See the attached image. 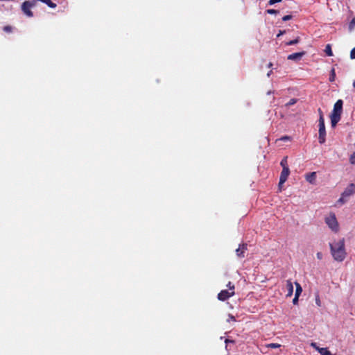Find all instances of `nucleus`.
I'll return each instance as SVG.
<instances>
[{"label": "nucleus", "instance_id": "f257e3e1", "mask_svg": "<svg viewBox=\"0 0 355 355\" xmlns=\"http://www.w3.org/2000/svg\"><path fill=\"white\" fill-rule=\"evenodd\" d=\"M37 1H40L44 4H46L48 7L51 8H55L57 7V4L53 3L51 0H31L26 1L22 3L21 8L23 13L28 17H33V12L31 11V8L36 5Z\"/></svg>", "mask_w": 355, "mask_h": 355}, {"label": "nucleus", "instance_id": "f03ea898", "mask_svg": "<svg viewBox=\"0 0 355 355\" xmlns=\"http://www.w3.org/2000/svg\"><path fill=\"white\" fill-rule=\"evenodd\" d=\"M331 253L337 261H343L346 257L344 239L340 240L334 244H330Z\"/></svg>", "mask_w": 355, "mask_h": 355}, {"label": "nucleus", "instance_id": "7ed1b4c3", "mask_svg": "<svg viewBox=\"0 0 355 355\" xmlns=\"http://www.w3.org/2000/svg\"><path fill=\"white\" fill-rule=\"evenodd\" d=\"M343 105V101L341 99H339L334 105V109L330 114L331 125L332 128H335L341 119Z\"/></svg>", "mask_w": 355, "mask_h": 355}, {"label": "nucleus", "instance_id": "20e7f679", "mask_svg": "<svg viewBox=\"0 0 355 355\" xmlns=\"http://www.w3.org/2000/svg\"><path fill=\"white\" fill-rule=\"evenodd\" d=\"M355 193V184L354 183L349 184L341 193L340 198L338 200L337 202L341 205L347 202L349 198Z\"/></svg>", "mask_w": 355, "mask_h": 355}, {"label": "nucleus", "instance_id": "39448f33", "mask_svg": "<svg viewBox=\"0 0 355 355\" xmlns=\"http://www.w3.org/2000/svg\"><path fill=\"white\" fill-rule=\"evenodd\" d=\"M228 290H222L218 294V299L220 301H225L226 300L229 299L230 297L234 295V285L232 284L230 282L227 284Z\"/></svg>", "mask_w": 355, "mask_h": 355}, {"label": "nucleus", "instance_id": "423d86ee", "mask_svg": "<svg viewBox=\"0 0 355 355\" xmlns=\"http://www.w3.org/2000/svg\"><path fill=\"white\" fill-rule=\"evenodd\" d=\"M326 224L334 232H337L339 230V225L334 213H330L324 218Z\"/></svg>", "mask_w": 355, "mask_h": 355}, {"label": "nucleus", "instance_id": "0eeeda50", "mask_svg": "<svg viewBox=\"0 0 355 355\" xmlns=\"http://www.w3.org/2000/svg\"><path fill=\"white\" fill-rule=\"evenodd\" d=\"M318 122V140L320 144H323L326 141V129L324 124V119H319Z\"/></svg>", "mask_w": 355, "mask_h": 355}, {"label": "nucleus", "instance_id": "6e6552de", "mask_svg": "<svg viewBox=\"0 0 355 355\" xmlns=\"http://www.w3.org/2000/svg\"><path fill=\"white\" fill-rule=\"evenodd\" d=\"M289 175H290L289 168H282V171L281 172L280 177H279V187L280 190H281L282 185L286 182Z\"/></svg>", "mask_w": 355, "mask_h": 355}, {"label": "nucleus", "instance_id": "1a4fd4ad", "mask_svg": "<svg viewBox=\"0 0 355 355\" xmlns=\"http://www.w3.org/2000/svg\"><path fill=\"white\" fill-rule=\"evenodd\" d=\"M248 250V245L246 243L240 244L239 248L236 250V256L239 258L245 257V252Z\"/></svg>", "mask_w": 355, "mask_h": 355}, {"label": "nucleus", "instance_id": "9d476101", "mask_svg": "<svg viewBox=\"0 0 355 355\" xmlns=\"http://www.w3.org/2000/svg\"><path fill=\"white\" fill-rule=\"evenodd\" d=\"M304 54H305L304 51L294 53L290 54L288 56L287 59L290 60H299L302 58V56Z\"/></svg>", "mask_w": 355, "mask_h": 355}, {"label": "nucleus", "instance_id": "9b49d317", "mask_svg": "<svg viewBox=\"0 0 355 355\" xmlns=\"http://www.w3.org/2000/svg\"><path fill=\"white\" fill-rule=\"evenodd\" d=\"M286 288L287 291V294L286 296L287 297H291L293 293V286L291 279L286 280Z\"/></svg>", "mask_w": 355, "mask_h": 355}, {"label": "nucleus", "instance_id": "f8f14e48", "mask_svg": "<svg viewBox=\"0 0 355 355\" xmlns=\"http://www.w3.org/2000/svg\"><path fill=\"white\" fill-rule=\"evenodd\" d=\"M305 179L308 182L313 184H315V180H316V173L311 172V173L306 174Z\"/></svg>", "mask_w": 355, "mask_h": 355}, {"label": "nucleus", "instance_id": "ddd939ff", "mask_svg": "<svg viewBox=\"0 0 355 355\" xmlns=\"http://www.w3.org/2000/svg\"><path fill=\"white\" fill-rule=\"evenodd\" d=\"M295 284L296 286L295 295H297V297H299L302 292V288L301 285L298 282H295Z\"/></svg>", "mask_w": 355, "mask_h": 355}, {"label": "nucleus", "instance_id": "4468645a", "mask_svg": "<svg viewBox=\"0 0 355 355\" xmlns=\"http://www.w3.org/2000/svg\"><path fill=\"white\" fill-rule=\"evenodd\" d=\"M287 159H288V157L286 156L280 162V165L282 167V168H288Z\"/></svg>", "mask_w": 355, "mask_h": 355}, {"label": "nucleus", "instance_id": "2eb2a0df", "mask_svg": "<svg viewBox=\"0 0 355 355\" xmlns=\"http://www.w3.org/2000/svg\"><path fill=\"white\" fill-rule=\"evenodd\" d=\"M319 352L321 355H336L332 354L327 348H320L319 349Z\"/></svg>", "mask_w": 355, "mask_h": 355}, {"label": "nucleus", "instance_id": "dca6fc26", "mask_svg": "<svg viewBox=\"0 0 355 355\" xmlns=\"http://www.w3.org/2000/svg\"><path fill=\"white\" fill-rule=\"evenodd\" d=\"M300 41V37H297L295 39L286 42V45H287V46L294 45V44L299 43Z\"/></svg>", "mask_w": 355, "mask_h": 355}, {"label": "nucleus", "instance_id": "f3484780", "mask_svg": "<svg viewBox=\"0 0 355 355\" xmlns=\"http://www.w3.org/2000/svg\"><path fill=\"white\" fill-rule=\"evenodd\" d=\"M324 52L326 53V54L328 56H332L333 55V53H332V50H331V47L330 44H327L326 46L325 49H324Z\"/></svg>", "mask_w": 355, "mask_h": 355}, {"label": "nucleus", "instance_id": "a211bd4d", "mask_svg": "<svg viewBox=\"0 0 355 355\" xmlns=\"http://www.w3.org/2000/svg\"><path fill=\"white\" fill-rule=\"evenodd\" d=\"M335 77H336L335 69L333 68V69L331 70V74H330V76H329V81H330V82H333V81H334V80H335Z\"/></svg>", "mask_w": 355, "mask_h": 355}, {"label": "nucleus", "instance_id": "6ab92c4d", "mask_svg": "<svg viewBox=\"0 0 355 355\" xmlns=\"http://www.w3.org/2000/svg\"><path fill=\"white\" fill-rule=\"evenodd\" d=\"M355 28V17H354L349 24V28L350 31L353 30Z\"/></svg>", "mask_w": 355, "mask_h": 355}, {"label": "nucleus", "instance_id": "aec40b11", "mask_svg": "<svg viewBox=\"0 0 355 355\" xmlns=\"http://www.w3.org/2000/svg\"><path fill=\"white\" fill-rule=\"evenodd\" d=\"M297 103V99L291 98L286 104V106L290 107Z\"/></svg>", "mask_w": 355, "mask_h": 355}, {"label": "nucleus", "instance_id": "412c9836", "mask_svg": "<svg viewBox=\"0 0 355 355\" xmlns=\"http://www.w3.org/2000/svg\"><path fill=\"white\" fill-rule=\"evenodd\" d=\"M267 346L268 347L275 349L279 348L281 345L278 343H270Z\"/></svg>", "mask_w": 355, "mask_h": 355}, {"label": "nucleus", "instance_id": "4be33fe9", "mask_svg": "<svg viewBox=\"0 0 355 355\" xmlns=\"http://www.w3.org/2000/svg\"><path fill=\"white\" fill-rule=\"evenodd\" d=\"M266 12L268 13V14H271V15H276L279 12L278 10H275V9H268L266 10Z\"/></svg>", "mask_w": 355, "mask_h": 355}, {"label": "nucleus", "instance_id": "5701e85b", "mask_svg": "<svg viewBox=\"0 0 355 355\" xmlns=\"http://www.w3.org/2000/svg\"><path fill=\"white\" fill-rule=\"evenodd\" d=\"M3 31L6 33H11L12 31V28L10 26H6L3 27Z\"/></svg>", "mask_w": 355, "mask_h": 355}, {"label": "nucleus", "instance_id": "b1692460", "mask_svg": "<svg viewBox=\"0 0 355 355\" xmlns=\"http://www.w3.org/2000/svg\"><path fill=\"white\" fill-rule=\"evenodd\" d=\"M349 162L352 164H355V151L353 153V154L351 155L349 158Z\"/></svg>", "mask_w": 355, "mask_h": 355}, {"label": "nucleus", "instance_id": "393cba45", "mask_svg": "<svg viewBox=\"0 0 355 355\" xmlns=\"http://www.w3.org/2000/svg\"><path fill=\"white\" fill-rule=\"evenodd\" d=\"M293 18V16L291 15H285L282 17V20L286 21L288 20H290Z\"/></svg>", "mask_w": 355, "mask_h": 355}, {"label": "nucleus", "instance_id": "a878e982", "mask_svg": "<svg viewBox=\"0 0 355 355\" xmlns=\"http://www.w3.org/2000/svg\"><path fill=\"white\" fill-rule=\"evenodd\" d=\"M315 303L318 306H321V301L318 295H316L315 296Z\"/></svg>", "mask_w": 355, "mask_h": 355}, {"label": "nucleus", "instance_id": "bb28decb", "mask_svg": "<svg viewBox=\"0 0 355 355\" xmlns=\"http://www.w3.org/2000/svg\"><path fill=\"white\" fill-rule=\"evenodd\" d=\"M281 1H282V0H270L268 1V4L269 5H273V4L276 3H279V2H281Z\"/></svg>", "mask_w": 355, "mask_h": 355}, {"label": "nucleus", "instance_id": "cd10ccee", "mask_svg": "<svg viewBox=\"0 0 355 355\" xmlns=\"http://www.w3.org/2000/svg\"><path fill=\"white\" fill-rule=\"evenodd\" d=\"M318 112L319 114V119H324L323 112H322L321 108H318Z\"/></svg>", "mask_w": 355, "mask_h": 355}, {"label": "nucleus", "instance_id": "c85d7f7f", "mask_svg": "<svg viewBox=\"0 0 355 355\" xmlns=\"http://www.w3.org/2000/svg\"><path fill=\"white\" fill-rule=\"evenodd\" d=\"M350 57L352 59H355V47L351 51Z\"/></svg>", "mask_w": 355, "mask_h": 355}, {"label": "nucleus", "instance_id": "c756f323", "mask_svg": "<svg viewBox=\"0 0 355 355\" xmlns=\"http://www.w3.org/2000/svg\"><path fill=\"white\" fill-rule=\"evenodd\" d=\"M290 139H291V137L288 136H283L279 139V140H282V141H288Z\"/></svg>", "mask_w": 355, "mask_h": 355}, {"label": "nucleus", "instance_id": "7c9ffc66", "mask_svg": "<svg viewBox=\"0 0 355 355\" xmlns=\"http://www.w3.org/2000/svg\"><path fill=\"white\" fill-rule=\"evenodd\" d=\"M298 298L299 297H297V295H295V297L293 298V304H297V302H298Z\"/></svg>", "mask_w": 355, "mask_h": 355}, {"label": "nucleus", "instance_id": "2f4dec72", "mask_svg": "<svg viewBox=\"0 0 355 355\" xmlns=\"http://www.w3.org/2000/svg\"><path fill=\"white\" fill-rule=\"evenodd\" d=\"M316 257H317V258L318 259H320V260L322 259V252H318L316 254Z\"/></svg>", "mask_w": 355, "mask_h": 355}, {"label": "nucleus", "instance_id": "473e14b6", "mask_svg": "<svg viewBox=\"0 0 355 355\" xmlns=\"http://www.w3.org/2000/svg\"><path fill=\"white\" fill-rule=\"evenodd\" d=\"M284 33H285V31H280L279 34H277V37H279L280 35H283Z\"/></svg>", "mask_w": 355, "mask_h": 355}, {"label": "nucleus", "instance_id": "72a5a7b5", "mask_svg": "<svg viewBox=\"0 0 355 355\" xmlns=\"http://www.w3.org/2000/svg\"><path fill=\"white\" fill-rule=\"evenodd\" d=\"M230 319H232V320H235L234 317V316H232V315H230Z\"/></svg>", "mask_w": 355, "mask_h": 355}, {"label": "nucleus", "instance_id": "f704fd0d", "mask_svg": "<svg viewBox=\"0 0 355 355\" xmlns=\"http://www.w3.org/2000/svg\"><path fill=\"white\" fill-rule=\"evenodd\" d=\"M271 73H272V71H270L268 73L267 76L269 77Z\"/></svg>", "mask_w": 355, "mask_h": 355}, {"label": "nucleus", "instance_id": "c9c22d12", "mask_svg": "<svg viewBox=\"0 0 355 355\" xmlns=\"http://www.w3.org/2000/svg\"><path fill=\"white\" fill-rule=\"evenodd\" d=\"M272 66V64L271 62H270V63L268 64V67H271Z\"/></svg>", "mask_w": 355, "mask_h": 355}, {"label": "nucleus", "instance_id": "e433bc0d", "mask_svg": "<svg viewBox=\"0 0 355 355\" xmlns=\"http://www.w3.org/2000/svg\"><path fill=\"white\" fill-rule=\"evenodd\" d=\"M353 87L355 88V80L353 83Z\"/></svg>", "mask_w": 355, "mask_h": 355}]
</instances>
